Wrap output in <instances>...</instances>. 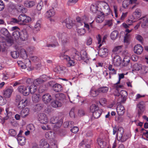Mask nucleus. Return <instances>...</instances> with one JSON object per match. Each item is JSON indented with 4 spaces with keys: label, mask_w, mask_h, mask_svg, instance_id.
<instances>
[{
    "label": "nucleus",
    "mask_w": 148,
    "mask_h": 148,
    "mask_svg": "<svg viewBox=\"0 0 148 148\" xmlns=\"http://www.w3.org/2000/svg\"><path fill=\"white\" fill-rule=\"evenodd\" d=\"M14 34V39L16 40L18 39L19 38L23 41L27 40L28 38L29 35L26 29H23L21 30L19 32L17 31Z\"/></svg>",
    "instance_id": "nucleus-1"
},
{
    "label": "nucleus",
    "mask_w": 148,
    "mask_h": 148,
    "mask_svg": "<svg viewBox=\"0 0 148 148\" xmlns=\"http://www.w3.org/2000/svg\"><path fill=\"white\" fill-rule=\"evenodd\" d=\"M57 36L59 40L61 41L63 45H66L69 43V37L66 33L58 32L57 34Z\"/></svg>",
    "instance_id": "nucleus-2"
},
{
    "label": "nucleus",
    "mask_w": 148,
    "mask_h": 148,
    "mask_svg": "<svg viewBox=\"0 0 148 148\" xmlns=\"http://www.w3.org/2000/svg\"><path fill=\"white\" fill-rule=\"evenodd\" d=\"M22 53L21 52V56L23 59H25V60L24 63L25 65L23 66L22 65H21L22 64V62L19 61V63L18 62V64L19 66H21L22 69H25L27 67V66L29 67L31 66V64L30 60L28 59H26L27 58V55L26 53V51L25 50L24 51V52Z\"/></svg>",
    "instance_id": "nucleus-3"
},
{
    "label": "nucleus",
    "mask_w": 148,
    "mask_h": 148,
    "mask_svg": "<svg viewBox=\"0 0 148 148\" xmlns=\"http://www.w3.org/2000/svg\"><path fill=\"white\" fill-rule=\"evenodd\" d=\"M50 122L52 124H55L54 127L59 128L62 124L63 120L62 119H59L58 117L54 116L51 118Z\"/></svg>",
    "instance_id": "nucleus-4"
},
{
    "label": "nucleus",
    "mask_w": 148,
    "mask_h": 148,
    "mask_svg": "<svg viewBox=\"0 0 148 148\" xmlns=\"http://www.w3.org/2000/svg\"><path fill=\"white\" fill-rule=\"evenodd\" d=\"M20 25H25L26 23H29L31 21V18L23 14H20L18 17Z\"/></svg>",
    "instance_id": "nucleus-5"
},
{
    "label": "nucleus",
    "mask_w": 148,
    "mask_h": 148,
    "mask_svg": "<svg viewBox=\"0 0 148 148\" xmlns=\"http://www.w3.org/2000/svg\"><path fill=\"white\" fill-rule=\"evenodd\" d=\"M124 132V129L123 127H120L117 130L116 134L118 140L122 143L126 141L127 139L125 136H123Z\"/></svg>",
    "instance_id": "nucleus-6"
},
{
    "label": "nucleus",
    "mask_w": 148,
    "mask_h": 148,
    "mask_svg": "<svg viewBox=\"0 0 148 148\" xmlns=\"http://www.w3.org/2000/svg\"><path fill=\"white\" fill-rule=\"evenodd\" d=\"M136 110L137 111V115L138 117L142 115L145 110V105L143 101H142L138 103L137 105Z\"/></svg>",
    "instance_id": "nucleus-7"
},
{
    "label": "nucleus",
    "mask_w": 148,
    "mask_h": 148,
    "mask_svg": "<svg viewBox=\"0 0 148 148\" xmlns=\"http://www.w3.org/2000/svg\"><path fill=\"white\" fill-rule=\"evenodd\" d=\"M18 92L25 96H27L29 95V90L28 86L23 85L19 86L17 88Z\"/></svg>",
    "instance_id": "nucleus-8"
},
{
    "label": "nucleus",
    "mask_w": 148,
    "mask_h": 148,
    "mask_svg": "<svg viewBox=\"0 0 148 148\" xmlns=\"http://www.w3.org/2000/svg\"><path fill=\"white\" fill-rule=\"evenodd\" d=\"M60 56L63 57L64 59H66L68 61L67 65L68 67H70L71 66H73L75 64V61L73 60V59H71L70 57L67 55H65L64 54H61Z\"/></svg>",
    "instance_id": "nucleus-9"
},
{
    "label": "nucleus",
    "mask_w": 148,
    "mask_h": 148,
    "mask_svg": "<svg viewBox=\"0 0 148 148\" xmlns=\"http://www.w3.org/2000/svg\"><path fill=\"white\" fill-rule=\"evenodd\" d=\"M120 95L121 97V100L120 101V103H125L126 100V97L127 95V92L125 90H121L120 92H118L116 95L119 96Z\"/></svg>",
    "instance_id": "nucleus-10"
},
{
    "label": "nucleus",
    "mask_w": 148,
    "mask_h": 148,
    "mask_svg": "<svg viewBox=\"0 0 148 148\" xmlns=\"http://www.w3.org/2000/svg\"><path fill=\"white\" fill-rule=\"evenodd\" d=\"M53 95L52 97L51 95L49 93H46L43 95L42 97V100L45 103H49L51 101H53L54 99L53 98Z\"/></svg>",
    "instance_id": "nucleus-11"
},
{
    "label": "nucleus",
    "mask_w": 148,
    "mask_h": 148,
    "mask_svg": "<svg viewBox=\"0 0 148 148\" xmlns=\"http://www.w3.org/2000/svg\"><path fill=\"white\" fill-rule=\"evenodd\" d=\"M53 81H50L49 82V84L50 86H52L53 90L56 92H59L61 91L62 90V86L57 83L53 85L52 84Z\"/></svg>",
    "instance_id": "nucleus-12"
},
{
    "label": "nucleus",
    "mask_w": 148,
    "mask_h": 148,
    "mask_svg": "<svg viewBox=\"0 0 148 148\" xmlns=\"http://www.w3.org/2000/svg\"><path fill=\"white\" fill-rule=\"evenodd\" d=\"M38 120L42 124H46L48 122L47 118L46 115L43 113L39 114Z\"/></svg>",
    "instance_id": "nucleus-13"
},
{
    "label": "nucleus",
    "mask_w": 148,
    "mask_h": 148,
    "mask_svg": "<svg viewBox=\"0 0 148 148\" xmlns=\"http://www.w3.org/2000/svg\"><path fill=\"white\" fill-rule=\"evenodd\" d=\"M134 51L135 53L138 55H140L143 52V48L141 45L140 44H137L134 47Z\"/></svg>",
    "instance_id": "nucleus-14"
},
{
    "label": "nucleus",
    "mask_w": 148,
    "mask_h": 148,
    "mask_svg": "<svg viewBox=\"0 0 148 148\" xmlns=\"http://www.w3.org/2000/svg\"><path fill=\"white\" fill-rule=\"evenodd\" d=\"M116 111L119 115L122 116L124 114L125 111L124 107L121 104L118 105L116 108Z\"/></svg>",
    "instance_id": "nucleus-15"
},
{
    "label": "nucleus",
    "mask_w": 148,
    "mask_h": 148,
    "mask_svg": "<svg viewBox=\"0 0 148 148\" xmlns=\"http://www.w3.org/2000/svg\"><path fill=\"white\" fill-rule=\"evenodd\" d=\"M6 113H5V116L3 118V120H1L2 124H3L5 122V120H7L9 118L11 117L12 115V112L9 111V108H6L5 109Z\"/></svg>",
    "instance_id": "nucleus-16"
},
{
    "label": "nucleus",
    "mask_w": 148,
    "mask_h": 148,
    "mask_svg": "<svg viewBox=\"0 0 148 148\" xmlns=\"http://www.w3.org/2000/svg\"><path fill=\"white\" fill-rule=\"evenodd\" d=\"M108 50L105 48H100L99 51V54L101 57H105L108 55Z\"/></svg>",
    "instance_id": "nucleus-17"
},
{
    "label": "nucleus",
    "mask_w": 148,
    "mask_h": 148,
    "mask_svg": "<svg viewBox=\"0 0 148 148\" xmlns=\"http://www.w3.org/2000/svg\"><path fill=\"white\" fill-rule=\"evenodd\" d=\"M142 14V12L141 10L139 8L136 9L134 13L133 16L134 18L135 19L140 20V19H141L142 18H140Z\"/></svg>",
    "instance_id": "nucleus-18"
},
{
    "label": "nucleus",
    "mask_w": 148,
    "mask_h": 148,
    "mask_svg": "<svg viewBox=\"0 0 148 148\" xmlns=\"http://www.w3.org/2000/svg\"><path fill=\"white\" fill-rule=\"evenodd\" d=\"M140 21L141 24V26L143 28H147L148 27V19L146 17H143L140 19Z\"/></svg>",
    "instance_id": "nucleus-19"
},
{
    "label": "nucleus",
    "mask_w": 148,
    "mask_h": 148,
    "mask_svg": "<svg viewBox=\"0 0 148 148\" xmlns=\"http://www.w3.org/2000/svg\"><path fill=\"white\" fill-rule=\"evenodd\" d=\"M113 64L116 66H119L121 63V59L119 56H115L113 60Z\"/></svg>",
    "instance_id": "nucleus-20"
},
{
    "label": "nucleus",
    "mask_w": 148,
    "mask_h": 148,
    "mask_svg": "<svg viewBox=\"0 0 148 148\" xmlns=\"http://www.w3.org/2000/svg\"><path fill=\"white\" fill-rule=\"evenodd\" d=\"M28 101L27 99H26L25 100L22 99L21 100L18 104V108L20 110H21L25 107Z\"/></svg>",
    "instance_id": "nucleus-21"
},
{
    "label": "nucleus",
    "mask_w": 148,
    "mask_h": 148,
    "mask_svg": "<svg viewBox=\"0 0 148 148\" xmlns=\"http://www.w3.org/2000/svg\"><path fill=\"white\" fill-rule=\"evenodd\" d=\"M65 69V67L62 66H58L54 69V71L57 73L61 74L63 73Z\"/></svg>",
    "instance_id": "nucleus-22"
},
{
    "label": "nucleus",
    "mask_w": 148,
    "mask_h": 148,
    "mask_svg": "<svg viewBox=\"0 0 148 148\" xmlns=\"http://www.w3.org/2000/svg\"><path fill=\"white\" fill-rule=\"evenodd\" d=\"M131 31V30H130L128 29H126L125 32H127V33L125 34L124 37V41L125 43H126L127 44H129L130 37V35L129 33H130Z\"/></svg>",
    "instance_id": "nucleus-23"
},
{
    "label": "nucleus",
    "mask_w": 148,
    "mask_h": 148,
    "mask_svg": "<svg viewBox=\"0 0 148 148\" xmlns=\"http://www.w3.org/2000/svg\"><path fill=\"white\" fill-rule=\"evenodd\" d=\"M13 91V89L12 88H8L3 91V95L5 98H9L11 95L12 94Z\"/></svg>",
    "instance_id": "nucleus-24"
},
{
    "label": "nucleus",
    "mask_w": 148,
    "mask_h": 148,
    "mask_svg": "<svg viewBox=\"0 0 148 148\" xmlns=\"http://www.w3.org/2000/svg\"><path fill=\"white\" fill-rule=\"evenodd\" d=\"M62 23H65L68 29L71 28L73 25L72 21L69 18H66Z\"/></svg>",
    "instance_id": "nucleus-25"
},
{
    "label": "nucleus",
    "mask_w": 148,
    "mask_h": 148,
    "mask_svg": "<svg viewBox=\"0 0 148 148\" xmlns=\"http://www.w3.org/2000/svg\"><path fill=\"white\" fill-rule=\"evenodd\" d=\"M18 144L23 146L24 145L26 142V139L24 136H18L17 138Z\"/></svg>",
    "instance_id": "nucleus-26"
},
{
    "label": "nucleus",
    "mask_w": 148,
    "mask_h": 148,
    "mask_svg": "<svg viewBox=\"0 0 148 148\" xmlns=\"http://www.w3.org/2000/svg\"><path fill=\"white\" fill-rule=\"evenodd\" d=\"M53 100V101L51 102V105L54 108H56L61 107L62 105V103L60 101H58V100Z\"/></svg>",
    "instance_id": "nucleus-27"
},
{
    "label": "nucleus",
    "mask_w": 148,
    "mask_h": 148,
    "mask_svg": "<svg viewBox=\"0 0 148 148\" xmlns=\"http://www.w3.org/2000/svg\"><path fill=\"white\" fill-rule=\"evenodd\" d=\"M53 97H55L56 100L62 101L65 99V96L62 93H58L55 95H53Z\"/></svg>",
    "instance_id": "nucleus-28"
},
{
    "label": "nucleus",
    "mask_w": 148,
    "mask_h": 148,
    "mask_svg": "<svg viewBox=\"0 0 148 148\" xmlns=\"http://www.w3.org/2000/svg\"><path fill=\"white\" fill-rule=\"evenodd\" d=\"M55 13L54 10L53 8L49 10L46 13V16L47 18H50L53 16Z\"/></svg>",
    "instance_id": "nucleus-29"
},
{
    "label": "nucleus",
    "mask_w": 148,
    "mask_h": 148,
    "mask_svg": "<svg viewBox=\"0 0 148 148\" xmlns=\"http://www.w3.org/2000/svg\"><path fill=\"white\" fill-rule=\"evenodd\" d=\"M24 5L27 8H31L35 5V3L34 1L27 0L24 2Z\"/></svg>",
    "instance_id": "nucleus-30"
},
{
    "label": "nucleus",
    "mask_w": 148,
    "mask_h": 148,
    "mask_svg": "<svg viewBox=\"0 0 148 148\" xmlns=\"http://www.w3.org/2000/svg\"><path fill=\"white\" fill-rule=\"evenodd\" d=\"M44 107V104L40 103L35 105L33 107V110L35 112L41 110Z\"/></svg>",
    "instance_id": "nucleus-31"
},
{
    "label": "nucleus",
    "mask_w": 148,
    "mask_h": 148,
    "mask_svg": "<svg viewBox=\"0 0 148 148\" xmlns=\"http://www.w3.org/2000/svg\"><path fill=\"white\" fill-rule=\"evenodd\" d=\"M29 109L28 108H25L23 109L21 111V116L23 118L25 117L29 114Z\"/></svg>",
    "instance_id": "nucleus-32"
},
{
    "label": "nucleus",
    "mask_w": 148,
    "mask_h": 148,
    "mask_svg": "<svg viewBox=\"0 0 148 148\" xmlns=\"http://www.w3.org/2000/svg\"><path fill=\"white\" fill-rule=\"evenodd\" d=\"M28 88L29 90V94L30 93L31 94H33L36 91L37 88L36 86L33 84L29 87H28Z\"/></svg>",
    "instance_id": "nucleus-33"
},
{
    "label": "nucleus",
    "mask_w": 148,
    "mask_h": 148,
    "mask_svg": "<svg viewBox=\"0 0 148 148\" xmlns=\"http://www.w3.org/2000/svg\"><path fill=\"white\" fill-rule=\"evenodd\" d=\"M32 100L34 102H38L41 99V96L39 94H34L32 97Z\"/></svg>",
    "instance_id": "nucleus-34"
},
{
    "label": "nucleus",
    "mask_w": 148,
    "mask_h": 148,
    "mask_svg": "<svg viewBox=\"0 0 148 148\" xmlns=\"http://www.w3.org/2000/svg\"><path fill=\"white\" fill-rule=\"evenodd\" d=\"M102 112V110L101 109H99L96 111H95L93 113V116L95 119L99 118Z\"/></svg>",
    "instance_id": "nucleus-35"
},
{
    "label": "nucleus",
    "mask_w": 148,
    "mask_h": 148,
    "mask_svg": "<svg viewBox=\"0 0 148 148\" xmlns=\"http://www.w3.org/2000/svg\"><path fill=\"white\" fill-rule=\"evenodd\" d=\"M108 89L109 88L107 87H101L98 88L97 91L99 93H105L107 92Z\"/></svg>",
    "instance_id": "nucleus-36"
},
{
    "label": "nucleus",
    "mask_w": 148,
    "mask_h": 148,
    "mask_svg": "<svg viewBox=\"0 0 148 148\" xmlns=\"http://www.w3.org/2000/svg\"><path fill=\"white\" fill-rule=\"evenodd\" d=\"M40 148H48L49 147V144L45 140H41L40 141Z\"/></svg>",
    "instance_id": "nucleus-37"
},
{
    "label": "nucleus",
    "mask_w": 148,
    "mask_h": 148,
    "mask_svg": "<svg viewBox=\"0 0 148 148\" xmlns=\"http://www.w3.org/2000/svg\"><path fill=\"white\" fill-rule=\"evenodd\" d=\"M73 58L77 60H82V55L78 51H77L73 56Z\"/></svg>",
    "instance_id": "nucleus-38"
},
{
    "label": "nucleus",
    "mask_w": 148,
    "mask_h": 148,
    "mask_svg": "<svg viewBox=\"0 0 148 148\" xmlns=\"http://www.w3.org/2000/svg\"><path fill=\"white\" fill-rule=\"evenodd\" d=\"M118 31L116 30H114L111 33L110 37L112 40H114L118 37Z\"/></svg>",
    "instance_id": "nucleus-39"
},
{
    "label": "nucleus",
    "mask_w": 148,
    "mask_h": 148,
    "mask_svg": "<svg viewBox=\"0 0 148 148\" xmlns=\"http://www.w3.org/2000/svg\"><path fill=\"white\" fill-rule=\"evenodd\" d=\"M14 41L12 38L9 37H7L5 39V45L7 46H10L13 44Z\"/></svg>",
    "instance_id": "nucleus-40"
},
{
    "label": "nucleus",
    "mask_w": 148,
    "mask_h": 148,
    "mask_svg": "<svg viewBox=\"0 0 148 148\" xmlns=\"http://www.w3.org/2000/svg\"><path fill=\"white\" fill-rule=\"evenodd\" d=\"M99 13L101 14V15L103 16L104 17L105 16H107L108 15H109L110 14L113 16V14L112 13L110 9L107 10H103L102 12H99Z\"/></svg>",
    "instance_id": "nucleus-41"
},
{
    "label": "nucleus",
    "mask_w": 148,
    "mask_h": 148,
    "mask_svg": "<svg viewBox=\"0 0 148 148\" xmlns=\"http://www.w3.org/2000/svg\"><path fill=\"white\" fill-rule=\"evenodd\" d=\"M1 33L6 37H9L10 36V34L7 29L5 28H2L0 31Z\"/></svg>",
    "instance_id": "nucleus-42"
},
{
    "label": "nucleus",
    "mask_w": 148,
    "mask_h": 148,
    "mask_svg": "<svg viewBox=\"0 0 148 148\" xmlns=\"http://www.w3.org/2000/svg\"><path fill=\"white\" fill-rule=\"evenodd\" d=\"M74 122L72 121H66L63 123V125L64 128H71Z\"/></svg>",
    "instance_id": "nucleus-43"
},
{
    "label": "nucleus",
    "mask_w": 148,
    "mask_h": 148,
    "mask_svg": "<svg viewBox=\"0 0 148 148\" xmlns=\"http://www.w3.org/2000/svg\"><path fill=\"white\" fill-rule=\"evenodd\" d=\"M108 69L110 71L109 74L114 75L116 74V70L113 67V66L112 65L110 64L109 65Z\"/></svg>",
    "instance_id": "nucleus-44"
},
{
    "label": "nucleus",
    "mask_w": 148,
    "mask_h": 148,
    "mask_svg": "<svg viewBox=\"0 0 148 148\" xmlns=\"http://www.w3.org/2000/svg\"><path fill=\"white\" fill-rule=\"evenodd\" d=\"M99 109L98 106L95 104H92L90 107V110L92 113H93Z\"/></svg>",
    "instance_id": "nucleus-45"
},
{
    "label": "nucleus",
    "mask_w": 148,
    "mask_h": 148,
    "mask_svg": "<svg viewBox=\"0 0 148 148\" xmlns=\"http://www.w3.org/2000/svg\"><path fill=\"white\" fill-rule=\"evenodd\" d=\"M100 13L98 14L96 18V21L98 23H100L102 22L104 20V17L102 16Z\"/></svg>",
    "instance_id": "nucleus-46"
},
{
    "label": "nucleus",
    "mask_w": 148,
    "mask_h": 148,
    "mask_svg": "<svg viewBox=\"0 0 148 148\" xmlns=\"http://www.w3.org/2000/svg\"><path fill=\"white\" fill-rule=\"evenodd\" d=\"M43 83V80L40 77L34 80L33 84L36 86L38 85Z\"/></svg>",
    "instance_id": "nucleus-47"
},
{
    "label": "nucleus",
    "mask_w": 148,
    "mask_h": 148,
    "mask_svg": "<svg viewBox=\"0 0 148 148\" xmlns=\"http://www.w3.org/2000/svg\"><path fill=\"white\" fill-rule=\"evenodd\" d=\"M99 92L97 90H94L93 89H91L90 91V94L92 96L95 97L99 95Z\"/></svg>",
    "instance_id": "nucleus-48"
},
{
    "label": "nucleus",
    "mask_w": 148,
    "mask_h": 148,
    "mask_svg": "<svg viewBox=\"0 0 148 148\" xmlns=\"http://www.w3.org/2000/svg\"><path fill=\"white\" fill-rule=\"evenodd\" d=\"M11 55L12 57L15 59L18 58L19 56V53L16 51L11 52Z\"/></svg>",
    "instance_id": "nucleus-49"
},
{
    "label": "nucleus",
    "mask_w": 148,
    "mask_h": 148,
    "mask_svg": "<svg viewBox=\"0 0 148 148\" xmlns=\"http://www.w3.org/2000/svg\"><path fill=\"white\" fill-rule=\"evenodd\" d=\"M98 7L97 6H95L94 5L91 6L90 10L93 13H97V12H99V11L98 10Z\"/></svg>",
    "instance_id": "nucleus-50"
},
{
    "label": "nucleus",
    "mask_w": 148,
    "mask_h": 148,
    "mask_svg": "<svg viewBox=\"0 0 148 148\" xmlns=\"http://www.w3.org/2000/svg\"><path fill=\"white\" fill-rule=\"evenodd\" d=\"M11 30L12 31H13L12 33V36H13V37L14 38V33L15 32H16L17 31H19V32L21 30L17 26H14L12 27L11 28Z\"/></svg>",
    "instance_id": "nucleus-51"
},
{
    "label": "nucleus",
    "mask_w": 148,
    "mask_h": 148,
    "mask_svg": "<svg viewBox=\"0 0 148 148\" xmlns=\"http://www.w3.org/2000/svg\"><path fill=\"white\" fill-rule=\"evenodd\" d=\"M130 61L129 59L124 58L122 64L123 66H127L129 63Z\"/></svg>",
    "instance_id": "nucleus-52"
},
{
    "label": "nucleus",
    "mask_w": 148,
    "mask_h": 148,
    "mask_svg": "<svg viewBox=\"0 0 148 148\" xmlns=\"http://www.w3.org/2000/svg\"><path fill=\"white\" fill-rule=\"evenodd\" d=\"M9 134L11 136L15 137L16 135V132L14 129H11L9 130Z\"/></svg>",
    "instance_id": "nucleus-53"
},
{
    "label": "nucleus",
    "mask_w": 148,
    "mask_h": 148,
    "mask_svg": "<svg viewBox=\"0 0 148 148\" xmlns=\"http://www.w3.org/2000/svg\"><path fill=\"white\" fill-rule=\"evenodd\" d=\"M77 33L80 36L84 34L85 33V30L84 28H77Z\"/></svg>",
    "instance_id": "nucleus-54"
},
{
    "label": "nucleus",
    "mask_w": 148,
    "mask_h": 148,
    "mask_svg": "<svg viewBox=\"0 0 148 148\" xmlns=\"http://www.w3.org/2000/svg\"><path fill=\"white\" fill-rule=\"evenodd\" d=\"M136 38L140 42L142 43L143 41V37L139 34H137L136 36Z\"/></svg>",
    "instance_id": "nucleus-55"
},
{
    "label": "nucleus",
    "mask_w": 148,
    "mask_h": 148,
    "mask_svg": "<svg viewBox=\"0 0 148 148\" xmlns=\"http://www.w3.org/2000/svg\"><path fill=\"white\" fill-rule=\"evenodd\" d=\"M42 80H43V82H44L45 81L48 80L49 79H51V77H48L46 75H43L40 77Z\"/></svg>",
    "instance_id": "nucleus-56"
},
{
    "label": "nucleus",
    "mask_w": 148,
    "mask_h": 148,
    "mask_svg": "<svg viewBox=\"0 0 148 148\" xmlns=\"http://www.w3.org/2000/svg\"><path fill=\"white\" fill-rule=\"evenodd\" d=\"M6 101L5 99L0 95V105L1 106L4 105L6 103Z\"/></svg>",
    "instance_id": "nucleus-57"
},
{
    "label": "nucleus",
    "mask_w": 148,
    "mask_h": 148,
    "mask_svg": "<svg viewBox=\"0 0 148 148\" xmlns=\"http://www.w3.org/2000/svg\"><path fill=\"white\" fill-rule=\"evenodd\" d=\"M123 46L122 45L116 46L112 50V51L114 52H116L119 50L120 51Z\"/></svg>",
    "instance_id": "nucleus-58"
},
{
    "label": "nucleus",
    "mask_w": 148,
    "mask_h": 148,
    "mask_svg": "<svg viewBox=\"0 0 148 148\" xmlns=\"http://www.w3.org/2000/svg\"><path fill=\"white\" fill-rule=\"evenodd\" d=\"M129 3V2L128 0H124L123 2V7L124 8H126L128 5Z\"/></svg>",
    "instance_id": "nucleus-59"
},
{
    "label": "nucleus",
    "mask_w": 148,
    "mask_h": 148,
    "mask_svg": "<svg viewBox=\"0 0 148 148\" xmlns=\"http://www.w3.org/2000/svg\"><path fill=\"white\" fill-rule=\"evenodd\" d=\"M119 78L118 82L116 83V84H118L120 83L121 79H123L124 77L125 74L124 73L119 74Z\"/></svg>",
    "instance_id": "nucleus-60"
},
{
    "label": "nucleus",
    "mask_w": 148,
    "mask_h": 148,
    "mask_svg": "<svg viewBox=\"0 0 148 148\" xmlns=\"http://www.w3.org/2000/svg\"><path fill=\"white\" fill-rule=\"evenodd\" d=\"M41 23L40 19L38 20L36 24L35 25L34 27L35 28H38V29H39V28L40 27Z\"/></svg>",
    "instance_id": "nucleus-61"
},
{
    "label": "nucleus",
    "mask_w": 148,
    "mask_h": 148,
    "mask_svg": "<svg viewBox=\"0 0 148 148\" xmlns=\"http://www.w3.org/2000/svg\"><path fill=\"white\" fill-rule=\"evenodd\" d=\"M8 7L9 9L13 10L16 9V6L12 2H10L8 4Z\"/></svg>",
    "instance_id": "nucleus-62"
},
{
    "label": "nucleus",
    "mask_w": 148,
    "mask_h": 148,
    "mask_svg": "<svg viewBox=\"0 0 148 148\" xmlns=\"http://www.w3.org/2000/svg\"><path fill=\"white\" fill-rule=\"evenodd\" d=\"M79 131V128L77 127H73L72 129L71 130V131L74 133H77Z\"/></svg>",
    "instance_id": "nucleus-63"
},
{
    "label": "nucleus",
    "mask_w": 148,
    "mask_h": 148,
    "mask_svg": "<svg viewBox=\"0 0 148 148\" xmlns=\"http://www.w3.org/2000/svg\"><path fill=\"white\" fill-rule=\"evenodd\" d=\"M82 60H83L87 59L88 57L87 53L86 51H83L82 54Z\"/></svg>",
    "instance_id": "nucleus-64"
}]
</instances>
